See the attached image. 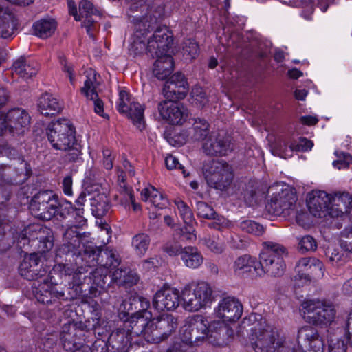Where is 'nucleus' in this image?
Wrapping results in <instances>:
<instances>
[{
    "label": "nucleus",
    "mask_w": 352,
    "mask_h": 352,
    "mask_svg": "<svg viewBox=\"0 0 352 352\" xmlns=\"http://www.w3.org/2000/svg\"><path fill=\"white\" fill-rule=\"evenodd\" d=\"M79 235L76 230L67 229L63 236L64 243L59 247L58 254L60 256L66 255L67 261H75L77 264L80 260L85 261V268L102 267L108 270L119 266L121 259L115 250L109 247H98L93 243L83 245L80 249Z\"/></svg>",
    "instance_id": "obj_1"
},
{
    "label": "nucleus",
    "mask_w": 352,
    "mask_h": 352,
    "mask_svg": "<svg viewBox=\"0 0 352 352\" xmlns=\"http://www.w3.org/2000/svg\"><path fill=\"white\" fill-rule=\"evenodd\" d=\"M287 254V248L282 244L273 241L263 242L257 263L261 276L266 274L272 277L282 276L286 270L284 258Z\"/></svg>",
    "instance_id": "obj_2"
},
{
    "label": "nucleus",
    "mask_w": 352,
    "mask_h": 352,
    "mask_svg": "<svg viewBox=\"0 0 352 352\" xmlns=\"http://www.w3.org/2000/svg\"><path fill=\"white\" fill-rule=\"evenodd\" d=\"M160 19V14H158V16L147 14L142 16H133L132 21L134 23V33L132 42L129 45V51L134 56L140 55L144 52L150 56L148 52V40L146 43V37L148 32L154 30Z\"/></svg>",
    "instance_id": "obj_3"
},
{
    "label": "nucleus",
    "mask_w": 352,
    "mask_h": 352,
    "mask_svg": "<svg viewBox=\"0 0 352 352\" xmlns=\"http://www.w3.org/2000/svg\"><path fill=\"white\" fill-rule=\"evenodd\" d=\"M46 135L52 147L63 151H67L76 140L75 127L67 119L51 122L46 129Z\"/></svg>",
    "instance_id": "obj_4"
},
{
    "label": "nucleus",
    "mask_w": 352,
    "mask_h": 352,
    "mask_svg": "<svg viewBox=\"0 0 352 352\" xmlns=\"http://www.w3.org/2000/svg\"><path fill=\"white\" fill-rule=\"evenodd\" d=\"M180 297L186 310L197 311L212 301V290L206 282L198 283L194 288L191 285H186L182 289Z\"/></svg>",
    "instance_id": "obj_5"
},
{
    "label": "nucleus",
    "mask_w": 352,
    "mask_h": 352,
    "mask_svg": "<svg viewBox=\"0 0 352 352\" xmlns=\"http://www.w3.org/2000/svg\"><path fill=\"white\" fill-rule=\"evenodd\" d=\"M205 178L208 186L217 190H225L233 179L232 167L226 162L212 160L204 166Z\"/></svg>",
    "instance_id": "obj_6"
},
{
    "label": "nucleus",
    "mask_w": 352,
    "mask_h": 352,
    "mask_svg": "<svg viewBox=\"0 0 352 352\" xmlns=\"http://www.w3.org/2000/svg\"><path fill=\"white\" fill-rule=\"evenodd\" d=\"M58 195L52 190H41L31 198L29 208L38 218L49 221L56 216Z\"/></svg>",
    "instance_id": "obj_7"
},
{
    "label": "nucleus",
    "mask_w": 352,
    "mask_h": 352,
    "mask_svg": "<svg viewBox=\"0 0 352 352\" xmlns=\"http://www.w3.org/2000/svg\"><path fill=\"white\" fill-rule=\"evenodd\" d=\"M302 310L309 322L314 324H330L336 316V310L331 302L309 300L302 304Z\"/></svg>",
    "instance_id": "obj_8"
},
{
    "label": "nucleus",
    "mask_w": 352,
    "mask_h": 352,
    "mask_svg": "<svg viewBox=\"0 0 352 352\" xmlns=\"http://www.w3.org/2000/svg\"><path fill=\"white\" fill-rule=\"evenodd\" d=\"M202 150L208 156H226L234 150L232 138L224 132H212L203 143Z\"/></svg>",
    "instance_id": "obj_9"
},
{
    "label": "nucleus",
    "mask_w": 352,
    "mask_h": 352,
    "mask_svg": "<svg viewBox=\"0 0 352 352\" xmlns=\"http://www.w3.org/2000/svg\"><path fill=\"white\" fill-rule=\"evenodd\" d=\"M177 327V320L171 314H163L151 320V333H146L147 342H160L166 339Z\"/></svg>",
    "instance_id": "obj_10"
},
{
    "label": "nucleus",
    "mask_w": 352,
    "mask_h": 352,
    "mask_svg": "<svg viewBox=\"0 0 352 352\" xmlns=\"http://www.w3.org/2000/svg\"><path fill=\"white\" fill-rule=\"evenodd\" d=\"M117 109L120 113L125 114L138 129L142 131L145 129L144 108L138 102H131L127 91H120Z\"/></svg>",
    "instance_id": "obj_11"
},
{
    "label": "nucleus",
    "mask_w": 352,
    "mask_h": 352,
    "mask_svg": "<svg viewBox=\"0 0 352 352\" xmlns=\"http://www.w3.org/2000/svg\"><path fill=\"white\" fill-rule=\"evenodd\" d=\"M250 342L255 352H274L278 334L269 324L260 325L252 329Z\"/></svg>",
    "instance_id": "obj_12"
},
{
    "label": "nucleus",
    "mask_w": 352,
    "mask_h": 352,
    "mask_svg": "<svg viewBox=\"0 0 352 352\" xmlns=\"http://www.w3.org/2000/svg\"><path fill=\"white\" fill-rule=\"evenodd\" d=\"M151 14H156L158 16V14H160V19L159 20V23L162 19V14L159 12H150ZM158 24L155 25L154 28H156L153 36L148 39V52L150 54V56L153 58L155 56H157L158 54H166L169 49L171 47L173 44V34L169 31L168 28L166 26H157Z\"/></svg>",
    "instance_id": "obj_13"
},
{
    "label": "nucleus",
    "mask_w": 352,
    "mask_h": 352,
    "mask_svg": "<svg viewBox=\"0 0 352 352\" xmlns=\"http://www.w3.org/2000/svg\"><path fill=\"white\" fill-rule=\"evenodd\" d=\"M177 100H163L157 105L162 120L171 125H181L188 117V110Z\"/></svg>",
    "instance_id": "obj_14"
},
{
    "label": "nucleus",
    "mask_w": 352,
    "mask_h": 352,
    "mask_svg": "<svg viewBox=\"0 0 352 352\" xmlns=\"http://www.w3.org/2000/svg\"><path fill=\"white\" fill-rule=\"evenodd\" d=\"M297 201L295 194L289 189H284L275 193L266 204V209L269 213L280 216L289 214V210L292 209Z\"/></svg>",
    "instance_id": "obj_15"
},
{
    "label": "nucleus",
    "mask_w": 352,
    "mask_h": 352,
    "mask_svg": "<svg viewBox=\"0 0 352 352\" xmlns=\"http://www.w3.org/2000/svg\"><path fill=\"white\" fill-rule=\"evenodd\" d=\"M32 294L36 300L44 305H52L58 302V300L63 298V292L56 290L50 278L38 282H34L32 286Z\"/></svg>",
    "instance_id": "obj_16"
},
{
    "label": "nucleus",
    "mask_w": 352,
    "mask_h": 352,
    "mask_svg": "<svg viewBox=\"0 0 352 352\" xmlns=\"http://www.w3.org/2000/svg\"><path fill=\"white\" fill-rule=\"evenodd\" d=\"M297 342L300 349L311 347L310 352H324V340L318 330L311 326L305 325L298 329Z\"/></svg>",
    "instance_id": "obj_17"
},
{
    "label": "nucleus",
    "mask_w": 352,
    "mask_h": 352,
    "mask_svg": "<svg viewBox=\"0 0 352 352\" xmlns=\"http://www.w3.org/2000/svg\"><path fill=\"white\" fill-rule=\"evenodd\" d=\"M83 279L85 281L88 280L89 283H87V288L85 283H78L80 292L82 293L89 289L90 293L94 296L96 294L92 292V290L95 287L107 290L110 287L112 283L110 272L109 270L102 267H98L94 270H91L89 272V276L87 277L85 276Z\"/></svg>",
    "instance_id": "obj_18"
},
{
    "label": "nucleus",
    "mask_w": 352,
    "mask_h": 352,
    "mask_svg": "<svg viewBox=\"0 0 352 352\" xmlns=\"http://www.w3.org/2000/svg\"><path fill=\"white\" fill-rule=\"evenodd\" d=\"M307 205L311 214L322 218L331 211V197L322 190H313L307 196Z\"/></svg>",
    "instance_id": "obj_19"
},
{
    "label": "nucleus",
    "mask_w": 352,
    "mask_h": 352,
    "mask_svg": "<svg viewBox=\"0 0 352 352\" xmlns=\"http://www.w3.org/2000/svg\"><path fill=\"white\" fill-rule=\"evenodd\" d=\"M179 293L176 289L164 287L158 290L153 298V306L158 311H173L179 305Z\"/></svg>",
    "instance_id": "obj_20"
},
{
    "label": "nucleus",
    "mask_w": 352,
    "mask_h": 352,
    "mask_svg": "<svg viewBox=\"0 0 352 352\" xmlns=\"http://www.w3.org/2000/svg\"><path fill=\"white\" fill-rule=\"evenodd\" d=\"M216 311L219 318L228 322H235L242 315L243 306L236 298L226 297L219 302Z\"/></svg>",
    "instance_id": "obj_21"
},
{
    "label": "nucleus",
    "mask_w": 352,
    "mask_h": 352,
    "mask_svg": "<svg viewBox=\"0 0 352 352\" xmlns=\"http://www.w3.org/2000/svg\"><path fill=\"white\" fill-rule=\"evenodd\" d=\"M151 314L146 313V316L134 315L129 320L124 319L126 321L124 326L128 331L130 336L133 337L142 336L147 341L146 333H151Z\"/></svg>",
    "instance_id": "obj_22"
},
{
    "label": "nucleus",
    "mask_w": 352,
    "mask_h": 352,
    "mask_svg": "<svg viewBox=\"0 0 352 352\" xmlns=\"http://www.w3.org/2000/svg\"><path fill=\"white\" fill-rule=\"evenodd\" d=\"M133 307L136 310L135 315L146 316V313L151 314L150 311H147L150 307L149 300L142 296H135L129 300L122 301L119 308V317L121 319H128L130 314H133V312L131 314L129 312V311H133Z\"/></svg>",
    "instance_id": "obj_23"
},
{
    "label": "nucleus",
    "mask_w": 352,
    "mask_h": 352,
    "mask_svg": "<svg viewBox=\"0 0 352 352\" xmlns=\"http://www.w3.org/2000/svg\"><path fill=\"white\" fill-rule=\"evenodd\" d=\"M207 340L212 345L221 344V340L224 342L226 339L234 336V331L223 321L214 320L208 322Z\"/></svg>",
    "instance_id": "obj_24"
},
{
    "label": "nucleus",
    "mask_w": 352,
    "mask_h": 352,
    "mask_svg": "<svg viewBox=\"0 0 352 352\" xmlns=\"http://www.w3.org/2000/svg\"><path fill=\"white\" fill-rule=\"evenodd\" d=\"M5 115L10 134L19 133V130L28 127L30 124L29 113L22 108L11 109Z\"/></svg>",
    "instance_id": "obj_25"
},
{
    "label": "nucleus",
    "mask_w": 352,
    "mask_h": 352,
    "mask_svg": "<svg viewBox=\"0 0 352 352\" xmlns=\"http://www.w3.org/2000/svg\"><path fill=\"white\" fill-rule=\"evenodd\" d=\"M36 236L32 239V242L36 243L38 252L45 253L52 250L54 246V236L52 230L47 227L36 226L32 230Z\"/></svg>",
    "instance_id": "obj_26"
},
{
    "label": "nucleus",
    "mask_w": 352,
    "mask_h": 352,
    "mask_svg": "<svg viewBox=\"0 0 352 352\" xmlns=\"http://www.w3.org/2000/svg\"><path fill=\"white\" fill-rule=\"evenodd\" d=\"M331 197V211L329 214H333L335 210L336 216H342L347 214L352 208V195L347 192H336L330 195Z\"/></svg>",
    "instance_id": "obj_27"
},
{
    "label": "nucleus",
    "mask_w": 352,
    "mask_h": 352,
    "mask_svg": "<svg viewBox=\"0 0 352 352\" xmlns=\"http://www.w3.org/2000/svg\"><path fill=\"white\" fill-rule=\"evenodd\" d=\"M113 348L123 351H128L133 348V344H138V341H133V338L128 333V331L124 326L123 328H118L113 331L109 338Z\"/></svg>",
    "instance_id": "obj_28"
},
{
    "label": "nucleus",
    "mask_w": 352,
    "mask_h": 352,
    "mask_svg": "<svg viewBox=\"0 0 352 352\" xmlns=\"http://www.w3.org/2000/svg\"><path fill=\"white\" fill-rule=\"evenodd\" d=\"M157 58L153 65V74L159 80H165L173 71L174 61L173 58L168 55L167 53L164 54H158L154 58Z\"/></svg>",
    "instance_id": "obj_29"
},
{
    "label": "nucleus",
    "mask_w": 352,
    "mask_h": 352,
    "mask_svg": "<svg viewBox=\"0 0 352 352\" xmlns=\"http://www.w3.org/2000/svg\"><path fill=\"white\" fill-rule=\"evenodd\" d=\"M38 108L41 113L45 116H52L59 113L63 105L59 100L52 94L45 93L38 99Z\"/></svg>",
    "instance_id": "obj_30"
},
{
    "label": "nucleus",
    "mask_w": 352,
    "mask_h": 352,
    "mask_svg": "<svg viewBox=\"0 0 352 352\" xmlns=\"http://www.w3.org/2000/svg\"><path fill=\"white\" fill-rule=\"evenodd\" d=\"M189 323L195 346L199 345L200 343L207 340V319L202 316L197 315L190 318Z\"/></svg>",
    "instance_id": "obj_31"
},
{
    "label": "nucleus",
    "mask_w": 352,
    "mask_h": 352,
    "mask_svg": "<svg viewBox=\"0 0 352 352\" xmlns=\"http://www.w3.org/2000/svg\"><path fill=\"white\" fill-rule=\"evenodd\" d=\"M16 27L14 14L8 8L0 6V36L8 38L12 36Z\"/></svg>",
    "instance_id": "obj_32"
},
{
    "label": "nucleus",
    "mask_w": 352,
    "mask_h": 352,
    "mask_svg": "<svg viewBox=\"0 0 352 352\" xmlns=\"http://www.w3.org/2000/svg\"><path fill=\"white\" fill-rule=\"evenodd\" d=\"M12 69L22 78L28 79L37 74L38 65L34 61L21 57L13 63Z\"/></svg>",
    "instance_id": "obj_33"
},
{
    "label": "nucleus",
    "mask_w": 352,
    "mask_h": 352,
    "mask_svg": "<svg viewBox=\"0 0 352 352\" xmlns=\"http://www.w3.org/2000/svg\"><path fill=\"white\" fill-rule=\"evenodd\" d=\"M60 339L63 349L71 352L78 347L82 346L85 341L83 338L77 337V332L75 328L67 329V325L63 327V331L60 334Z\"/></svg>",
    "instance_id": "obj_34"
},
{
    "label": "nucleus",
    "mask_w": 352,
    "mask_h": 352,
    "mask_svg": "<svg viewBox=\"0 0 352 352\" xmlns=\"http://www.w3.org/2000/svg\"><path fill=\"white\" fill-rule=\"evenodd\" d=\"M57 28L54 19L43 18L35 21L32 26L34 34L41 38H47L52 36Z\"/></svg>",
    "instance_id": "obj_35"
},
{
    "label": "nucleus",
    "mask_w": 352,
    "mask_h": 352,
    "mask_svg": "<svg viewBox=\"0 0 352 352\" xmlns=\"http://www.w3.org/2000/svg\"><path fill=\"white\" fill-rule=\"evenodd\" d=\"M81 93L84 94L88 99L94 101V111L100 116L104 117V104L101 99L98 98V94L95 90L93 80L87 78L84 82V86L80 89Z\"/></svg>",
    "instance_id": "obj_36"
},
{
    "label": "nucleus",
    "mask_w": 352,
    "mask_h": 352,
    "mask_svg": "<svg viewBox=\"0 0 352 352\" xmlns=\"http://www.w3.org/2000/svg\"><path fill=\"white\" fill-rule=\"evenodd\" d=\"M181 259L186 267L192 269L198 268L204 262L201 252L195 246L184 247Z\"/></svg>",
    "instance_id": "obj_37"
},
{
    "label": "nucleus",
    "mask_w": 352,
    "mask_h": 352,
    "mask_svg": "<svg viewBox=\"0 0 352 352\" xmlns=\"http://www.w3.org/2000/svg\"><path fill=\"white\" fill-rule=\"evenodd\" d=\"M188 92V87L185 84L175 85L172 82L166 81L163 87V94L167 100H179L184 99Z\"/></svg>",
    "instance_id": "obj_38"
},
{
    "label": "nucleus",
    "mask_w": 352,
    "mask_h": 352,
    "mask_svg": "<svg viewBox=\"0 0 352 352\" xmlns=\"http://www.w3.org/2000/svg\"><path fill=\"white\" fill-rule=\"evenodd\" d=\"M90 206L92 214L98 219L105 216L111 208L109 199L104 194H98L91 199Z\"/></svg>",
    "instance_id": "obj_39"
},
{
    "label": "nucleus",
    "mask_w": 352,
    "mask_h": 352,
    "mask_svg": "<svg viewBox=\"0 0 352 352\" xmlns=\"http://www.w3.org/2000/svg\"><path fill=\"white\" fill-rule=\"evenodd\" d=\"M141 197L142 201H149L155 208L159 209L166 208L168 204L167 198L153 187L151 189H144Z\"/></svg>",
    "instance_id": "obj_40"
},
{
    "label": "nucleus",
    "mask_w": 352,
    "mask_h": 352,
    "mask_svg": "<svg viewBox=\"0 0 352 352\" xmlns=\"http://www.w3.org/2000/svg\"><path fill=\"white\" fill-rule=\"evenodd\" d=\"M40 261V255L38 253H32L25 256L19 267V273L25 279L31 280L33 274L30 273L34 267H37V262Z\"/></svg>",
    "instance_id": "obj_41"
},
{
    "label": "nucleus",
    "mask_w": 352,
    "mask_h": 352,
    "mask_svg": "<svg viewBox=\"0 0 352 352\" xmlns=\"http://www.w3.org/2000/svg\"><path fill=\"white\" fill-rule=\"evenodd\" d=\"M257 263L258 261L256 258L245 254L236 259L234 263V270L239 274H244L250 272L252 268H254L256 273L261 276Z\"/></svg>",
    "instance_id": "obj_42"
},
{
    "label": "nucleus",
    "mask_w": 352,
    "mask_h": 352,
    "mask_svg": "<svg viewBox=\"0 0 352 352\" xmlns=\"http://www.w3.org/2000/svg\"><path fill=\"white\" fill-rule=\"evenodd\" d=\"M309 144H307V148H303V146L300 144V140L297 141H292L291 142L287 140H284L283 145L280 146V157L287 158L291 157L293 152H306L310 151L313 146V142H307Z\"/></svg>",
    "instance_id": "obj_43"
},
{
    "label": "nucleus",
    "mask_w": 352,
    "mask_h": 352,
    "mask_svg": "<svg viewBox=\"0 0 352 352\" xmlns=\"http://www.w3.org/2000/svg\"><path fill=\"white\" fill-rule=\"evenodd\" d=\"M151 244V238L148 234L140 232L133 236L131 246L135 254L142 257L145 255Z\"/></svg>",
    "instance_id": "obj_44"
},
{
    "label": "nucleus",
    "mask_w": 352,
    "mask_h": 352,
    "mask_svg": "<svg viewBox=\"0 0 352 352\" xmlns=\"http://www.w3.org/2000/svg\"><path fill=\"white\" fill-rule=\"evenodd\" d=\"M190 134L192 139L195 141L206 140L209 136V123L203 118L196 119Z\"/></svg>",
    "instance_id": "obj_45"
},
{
    "label": "nucleus",
    "mask_w": 352,
    "mask_h": 352,
    "mask_svg": "<svg viewBox=\"0 0 352 352\" xmlns=\"http://www.w3.org/2000/svg\"><path fill=\"white\" fill-rule=\"evenodd\" d=\"M199 52V45L194 39L188 38L184 41L182 52L185 60L195 59L198 56Z\"/></svg>",
    "instance_id": "obj_46"
},
{
    "label": "nucleus",
    "mask_w": 352,
    "mask_h": 352,
    "mask_svg": "<svg viewBox=\"0 0 352 352\" xmlns=\"http://www.w3.org/2000/svg\"><path fill=\"white\" fill-rule=\"evenodd\" d=\"M59 248L56 251V256L61 258H65L66 263H60L56 265V268L60 272L62 275L67 276L71 275L76 270V267L78 266V269H83L85 267V261L80 260L79 264H77L75 261H67V256H59L58 254Z\"/></svg>",
    "instance_id": "obj_47"
},
{
    "label": "nucleus",
    "mask_w": 352,
    "mask_h": 352,
    "mask_svg": "<svg viewBox=\"0 0 352 352\" xmlns=\"http://www.w3.org/2000/svg\"><path fill=\"white\" fill-rule=\"evenodd\" d=\"M175 204L177 206L179 214L183 219L185 224H194L195 218L192 210L190 207L182 199H177L174 201Z\"/></svg>",
    "instance_id": "obj_48"
},
{
    "label": "nucleus",
    "mask_w": 352,
    "mask_h": 352,
    "mask_svg": "<svg viewBox=\"0 0 352 352\" xmlns=\"http://www.w3.org/2000/svg\"><path fill=\"white\" fill-rule=\"evenodd\" d=\"M196 213L199 217L206 219H216L218 214L213 208L204 201H197L196 203Z\"/></svg>",
    "instance_id": "obj_49"
},
{
    "label": "nucleus",
    "mask_w": 352,
    "mask_h": 352,
    "mask_svg": "<svg viewBox=\"0 0 352 352\" xmlns=\"http://www.w3.org/2000/svg\"><path fill=\"white\" fill-rule=\"evenodd\" d=\"M257 186L252 181H249L243 187L241 195L245 203L252 206L256 202Z\"/></svg>",
    "instance_id": "obj_50"
},
{
    "label": "nucleus",
    "mask_w": 352,
    "mask_h": 352,
    "mask_svg": "<svg viewBox=\"0 0 352 352\" xmlns=\"http://www.w3.org/2000/svg\"><path fill=\"white\" fill-rule=\"evenodd\" d=\"M49 270L50 267L44 264V262L41 261V256H40V261L37 262V267H34L30 272L33 274V277L30 280H34V282H38L49 279Z\"/></svg>",
    "instance_id": "obj_51"
},
{
    "label": "nucleus",
    "mask_w": 352,
    "mask_h": 352,
    "mask_svg": "<svg viewBox=\"0 0 352 352\" xmlns=\"http://www.w3.org/2000/svg\"><path fill=\"white\" fill-rule=\"evenodd\" d=\"M240 228L243 231L256 236H261L265 232L264 227L261 224L252 220L243 221L240 223Z\"/></svg>",
    "instance_id": "obj_52"
},
{
    "label": "nucleus",
    "mask_w": 352,
    "mask_h": 352,
    "mask_svg": "<svg viewBox=\"0 0 352 352\" xmlns=\"http://www.w3.org/2000/svg\"><path fill=\"white\" fill-rule=\"evenodd\" d=\"M339 243L343 250L352 253V226L345 228L340 232Z\"/></svg>",
    "instance_id": "obj_53"
},
{
    "label": "nucleus",
    "mask_w": 352,
    "mask_h": 352,
    "mask_svg": "<svg viewBox=\"0 0 352 352\" xmlns=\"http://www.w3.org/2000/svg\"><path fill=\"white\" fill-rule=\"evenodd\" d=\"M57 212L56 217L65 219L67 216L74 212V207L70 201L66 200H60L58 197V205L56 207Z\"/></svg>",
    "instance_id": "obj_54"
},
{
    "label": "nucleus",
    "mask_w": 352,
    "mask_h": 352,
    "mask_svg": "<svg viewBox=\"0 0 352 352\" xmlns=\"http://www.w3.org/2000/svg\"><path fill=\"white\" fill-rule=\"evenodd\" d=\"M98 14H99V11L94 8L92 3L87 0H82L80 1L79 15H80V20L82 18H87Z\"/></svg>",
    "instance_id": "obj_55"
},
{
    "label": "nucleus",
    "mask_w": 352,
    "mask_h": 352,
    "mask_svg": "<svg viewBox=\"0 0 352 352\" xmlns=\"http://www.w3.org/2000/svg\"><path fill=\"white\" fill-rule=\"evenodd\" d=\"M317 248L316 241L310 235L304 236L298 243V249L302 253L314 251Z\"/></svg>",
    "instance_id": "obj_56"
},
{
    "label": "nucleus",
    "mask_w": 352,
    "mask_h": 352,
    "mask_svg": "<svg viewBox=\"0 0 352 352\" xmlns=\"http://www.w3.org/2000/svg\"><path fill=\"white\" fill-rule=\"evenodd\" d=\"M203 243L214 254H221L224 249V244L214 237H206L202 239Z\"/></svg>",
    "instance_id": "obj_57"
},
{
    "label": "nucleus",
    "mask_w": 352,
    "mask_h": 352,
    "mask_svg": "<svg viewBox=\"0 0 352 352\" xmlns=\"http://www.w3.org/2000/svg\"><path fill=\"white\" fill-rule=\"evenodd\" d=\"M118 183L120 188V192L123 195H126L133 201V190L129 187L126 183V174L122 170L118 169L117 171Z\"/></svg>",
    "instance_id": "obj_58"
},
{
    "label": "nucleus",
    "mask_w": 352,
    "mask_h": 352,
    "mask_svg": "<svg viewBox=\"0 0 352 352\" xmlns=\"http://www.w3.org/2000/svg\"><path fill=\"white\" fill-rule=\"evenodd\" d=\"M67 151H68L67 159L69 161L77 162L82 160L81 146L77 140H75L73 146H69Z\"/></svg>",
    "instance_id": "obj_59"
},
{
    "label": "nucleus",
    "mask_w": 352,
    "mask_h": 352,
    "mask_svg": "<svg viewBox=\"0 0 352 352\" xmlns=\"http://www.w3.org/2000/svg\"><path fill=\"white\" fill-rule=\"evenodd\" d=\"M184 248L177 242H168L163 247V251L170 256L180 255L183 252Z\"/></svg>",
    "instance_id": "obj_60"
},
{
    "label": "nucleus",
    "mask_w": 352,
    "mask_h": 352,
    "mask_svg": "<svg viewBox=\"0 0 352 352\" xmlns=\"http://www.w3.org/2000/svg\"><path fill=\"white\" fill-rule=\"evenodd\" d=\"M329 261L332 265L340 266L343 264V254H340L339 251L336 249H328L327 253Z\"/></svg>",
    "instance_id": "obj_61"
},
{
    "label": "nucleus",
    "mask_w": 352,
    "mask_h": 352,
    "mask_svg": "<svg viewBox=\"0 0 352 352\" xmlns=\"http://www.w3.org/2000/svg\"><path fill=\"white\" fill-rule=\"evenodd\" d=\"M128 269L118 268L112 273H110L112 283H116L119 286H122L124 283V277L126 274Z\"/></svg>",
    "instance_id": "obj_62"
},
{
    "label": "nucleus",
    "mask_w": 352,
    "mask_h": 352,
    "mask_svg": "<svg viewBox=\"0 0 352 352\" xmlns=\"http://www.w3.org/2000/svg\"><path fill=\"white\" fill-rule=\"evenodd\" d=\"M346 346L341 339H331L329 344V352H346Z\"/></svg>",
    "instance_id": "obj_63"
},
{
    "label": "nucleus",
    "mask_w": 352,
    "mask_h": 352,
    "mask_svg": "<svg viewBox=\"0 0 352 352\" xmlns=\"http://www.w3.org/2000/svg\"><path fill=\"white\" fill-rule=\"evenodd\" d=\"M190 326L188 320V322L182 327L181 339L183 342L191 346H195L194 340H192V331H190Z\"/></svg>",
    "instance_id": "obj_64"
}]
</instances>
